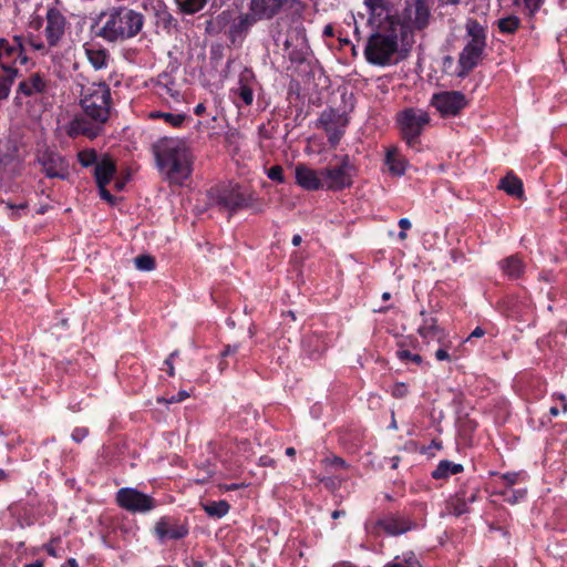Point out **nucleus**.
Instances as JSON below:
<instances>
[{
    "label": "nucleus",
    "instance_id": "f257e3e1",
    "mask_svg": "<svg viewBox=\"0 0 567 567\" xmlns=\"http://www.w3.org/2000/svg\"><path fill=\"white\" fill-rule=\"evenodd\" d=\"M82 114L76 115L66 126L68 136L95 138L104 131L112 111L111 89L105 82L82 84L80 90Z\"/></svg>",
    "mask_w": 567,
    "mask_h": 567
},
{
    "label": "nucleus",
    "instance_id": "f03ea898",
    "mask_svg": "<svg viewBox=\"0 0 567 567\" xmlns=\"http://www.w3.org/2000/svg\"><path fill=\"white\" fill-rule=\"evenodd\" d=\"M156 167L171 184L182 185L193 172L194 156L184 138L164 136L152 145Z\"/></svg>",
    "mask_w": 567,
    "mask_h": 567
},
{
    "label": "nucleus",
    "instance_id": "7ed1b4c3",
    "mask_svg": "<svg viewBox=\"0 0 567 567\" xmlns=\"http://www.w3.org/2000/svg\"><path fill=\"white\" fill-rule=\"evenodd\" d=\"M143 16L124 6L112 7L101 12L91 27L92 32L107 42L123 41L135 37L143 27Z\"/></svg>",
    "mask_w": 567,
    "mask_h": 567
},
{
    "label": "nucleus",
    "instance_id": "20e7f679",
    "mask_svg": "<svg viewBox=\"0 0 567 567\" xmlns=\"http://www.w3.org/2000/svg\"><path fill=\"white\" fill-rule=\"evenodd\" d=\"M208 194L215 205L230 214L245 208H250L255 213L264 212V205L259 197L239 184L217 186L212 188Z\"/></svg>",
    "mask_w": 567,
    "mask_h": 567
},
{
    "label": "nucleus",
    "instance_id": "39448f33",
    "mask_svg": "<svg viewBox=\"0 0 567 567\" xmlns=\"http://www.w3.org/2000/svg\"><path fill=\"white\" fill-rule=\"evenodd\" d=\"M431 10L425 0H406L401 17H398L396 31L404 44L413 41V34L430 24Z\"/></svg>",
    "mask_w": 567,
    "mask_h": 567
},
{
    "label": "nucleus",
    "instance_id": "423d86ee",
    "mask_svg": "<svg viewBox=\"0 0 567 567\" xmlns=\"http://www.w3.org/2000/svg\"><path fill=\"white\" fill-rule=\"evenodd\" d=\"M400 34L398 31H377L371 34L364 48V55L369 63L386 65L399 48Z\"/></svg>",
    "mask_w": 567,
    "mask_h": 567
},
{
    "label": "nucleus",
    "instance_id": "0eeeda50",
    "mask_svg": "<svg viewBox=\"0 0 567 567\" xmlns=\"http://www.w3.org/2000/svg\"><path fill=\"white\" fill-rule=\"evenodd\" d=\"M275 43L278 47L282 45L292 63L305 62L310 51L306 29L301 23L291 25L286 34H277Z\"/></svg>",
    "mask_w": 567,
    "mask_h": 567
},
{
    "label": "nucleus",
    "instance_id": "6e6552de",
    "mask_svg": "<svg viewBox=\"0 0 567 567\" xmlns=\"http://www.w3.org/2000/svg\"><path fill=\"white\" fill-rule=\"evenodd\" d=\"M429 122L430 116L427 112L421 109H405L398 115L402 137L410 147H414L417 144L419 136Z\"/></svg>",
    "mask_w": 567,
    "mask_h": 567
},
{
    "label": "nucleus",
    "instance_id": "1a4fd4ad",
    "mask_svg": "<svg viewBox=\"0 0 567 567\" xmlns=\"http://www.w3.org/2000/svg\"><path fill=\"white\" fill-rule=\"evenodd\" d=\"M369 11V23L377 31H396L398 17L392 13V4L388 0H365Z\"/></svg>",
    "mask_w": 567,
    "mask_h": 567
},
{
    "label": "nucleus",
    "instance_id": "9d476101",
    "mask_svg": "<svg viewBox=\"0 0 567 567\" xmlns=\"http://www.w3.org/2000/svg\"><path fill=\"white\" fill-rule=\"evenodd\" d=\"M120 507L131 513H148L155 509L158 503L151 496L132 487H122L116 493Z\"/></svg>",
    "mask_w": 567,
    "mask_h": 567
},
{
    "label": "nucleus",
    "instance_id": "9b49d317",
    "mask_svg": "<svg viewBox=\"0 0 567 567\" xmlns=\"http://www.w3.org/2000/svg\"><path fill=\"white\" fill-rule=\"evenodd\" d=\"M189 533L187 519H181L175 516H162L154 525L153 534L159 543L168 540H179Z\"/></svg>",
    "mask_w": 567,
    "mask_h": 567
},
{
    "label": "nucleus",
    "instance_id": "f8f14e48",
    "mask_svg": "<svg viewBox=\"0 0 567 567\" xmlns=\"http://www.w3.org/2000/svg\"><path fill=\"white\" fill-rule=\"evenodd\" d=\"M353 166L349 156H343L340 164L321 169L324 187L330 190H340L352 184Z\"/></svg>",
    "mask_w": 567,
    "mask_h": 567
},
{
    "label": "nucleus",
    "instance_id": "ddd939ff",
    "mask_svg": "<svg viewBox=\"0 0 567 567\" xmlns=\"http://www.w3.org/2000/svg\"><path fill=\"white\" fill-rule=\"evenodd\" d=\"M466 104L465 95L458 91L441 92L432 97V105L444 116L458 114Z\"/></svg>",
    "mask_w": 567,
    "mask_h": 567
},
{
    "label": "nucleus",
    "instance_id": "4468645a",
    "mask_svg": "<svg viewBox=\"0 0 567 567\" xmlns=\"http://www.w3.org/2000/svg\"><path fill=\"white\" fill-rule=\"evenodd\" d=\"M17 61L20 64L27 63L28 59L23 53L22 41L20 37H14L12 42L0 39V68L3 72L16 70L12 64Z\"/></svg>",
    "mask_w": 567,
    "mask_h": 567
},
{
    "label": "nucleus",
    "instance_id": "2eb2a0df",
    "mask_svg": "<svg viewBox=\"0 0 567 567\" xmlns=\"http://www.w3.org/2000/svg\"><path fill=\"white\" fill-rule=\"evenodd\" d=\"M39 163L49 178L66 179L69 176V163L59 153L44 151L39 156Z\"/></svg>",
    "mask_w": 567,
    "mask_h": 567
},
{
    "label": "nucleus",
    "instance_id": "dca6fc26",
    "mask_svg": "<svg viewBox=\"0 0 567 567\" xmlns=\"http://www.w3.org/2000/svg\"><path fill=\"white\" fill-rule=\"evenodd\" d=\"M319 123L328 134L329 143L332 146H336L344 133V127L348 121L338 112L328 110L321 113Z\"/></svg>",
    "mask_w": 567,
    "mask_h": 567
},
{
    "label": "nucleus",
    "instance_id": "f3484780",
    "mask_svg": "<svg viewBox=\"0 0 567 567\" xmlns=\"http://www.w3.org/2000/svg\"><path fill=\"white\" fill-rule=\"evenodd\" d=\"M65 17L55 8L47 12L45 40L50 47H56L65 33Z\"/></svg>",
    "mask_w": 567,
    "mask_h": 567
},
{
    "label": "nucleus",
    "instance_id": "a211bd4d",
    "mask_svg": "<svg viewBox=\"0 0 567 567\" xmlns=\"http://www.w3.org/2000/svg\"><path fill=\"white\" fill-rule=\"evenodd\" d=\"M48 82L45 76L35 72L19 82L17 87L16 101L21 96L32 97L45 93Z\"/></svg>",
    "mask_w": 567,
    "mask_h": 567
},
{
    "label": "nucleus",
    "instance_id": "6ab92c4d",
    "mask_svg": "<svg viewBox=\"0 0 567 567\" xmlns=\"http://www.w3.org/2000/svg\"><path fill=\"white\" fill-rule=\"evenodd\" d=\"M287 0H250L248 10L254 12V16L259 21L271 20L277 17Z\"/></svg>",
    "mask_w": 567,
    "mask_h": 567
},
{
    "label": "nucleus",
    "instance_id": "aec40b11",
    "mask_svg": "<svg viewBox=\"0 0 567 567\" xmlns=\"http://www.w3.org/2000/svg\"><path fill=\"white\" fill-rule=\"evenodd\" d=\"M296 183L307 190H318L324 187L321 171L317 172L305 164H298L295 168Z\"/></svg>",
    "mask_w": 567,
    "mask_h": 567
},
{
    "label": "nucleus",
    "instance_id": "412c9836",
    "mask_svg": "<svg viewBox=\"0 0 567 567\" xmlns=\"http://www.w3.org/2000/svg\"><path fill=\"white\" fill-rule=\"evenodd\" d=\"M478 489L474 488L470 495L465 491H460L451 496L446 502L449 514L456 517L468 512V504L474 503L477 498Z\"/></svg>",
    "mask_w": 567,
    "mask_h": 567
},
{
    "label": "nucleus",
    "instance_id": "4be33fe9",
    "mask_svg": "<svg viewBox=\"0 0 567 567\" xmlns=\"http://www.w3.org/2000/svg\"><path fill=\"white\" fill-rule=\"evenodd\" d=\"M421 316L423 317V321L417 328L419 334L426 342L434 340L442 343L445 338V333L444 330L437 326L436 319L427 317L424 311L421 312Z\"/></svg>",
    "mask_w": 567,
    "mask_h": 567
},
{
    "label": "nucleus",
    "instance_id": "5701e85b",
    "mask_svg": "<svg viewBox=\"0 0 567 567\" xmlns=\"http://www.w3.org/2000/svg\"><path fill=\"white\" fill-rule=\"evenodd\" d=\"M484 52L473 48H463L458 56V72L457 75L463 78L467 75L474 68L477 66L483 58Z\"/></svg>",
    "mask_w": 567,
    "mask_h": 567
},
{
    "label": "nucleus",
    "instance_id": "b1692460",
    "mask_svg": "<svg viewBox=\"0 0 567 567\" xmlns=\"http://www.w3.org/2000/svg\"><path fill=\"white\" fill-rule=\"evenodd\" d=\"M84 52L89 63L94 70H104L109 66L111 55L106 49L95 44H85Z\"/></svg>",
    "mask_w": 567,
    "mask_h": 567
},
{
    "label": "nucleus",
    "instance_id": "393cba45",
    "mask_svg": "<svg viewBox=\"0 0 567 567\" xmlns=\"http://www.w3.org/2000/svg\"><path fill=\"white\" fill-rule=\"evenodd\" d=\"M379 525L390 535H400L412 528V524L403 517L391 516L379 522Z\"/></svg>",
    "mask_w": 567,
    "mask_h": 567
},
{
    "label": "nucleus",
    "instance_id": "a878e982",
    "mask_svg": "<svg viewBox=\"0 0 567 567\" xmlns=\"http://www.w3.org/2000/svg\"><path fill=\"white\" fill-rule=\"evenodd\" d=\"M385 164L389 167V171L393 175L401 176L405 173L406 168V161L405 158L399 153L396 147H390L386 151L385 155Z\"/></svg>",
    "mask_w": 567,
    "mask_h": 567
},
{
    "label": "nucleus",
    "instance_id": "bb28decb",
    "mask_svg": "<svg viewBox=\"0 0 567 567\" xmlns=\"http://www.w3.org/2000/svg\"><path fill=\"white\" fill-rule=\"evenodd\" d=\"M115 164L110 158H104L95 166L94 176L97 185H107L115 174Z\"/></svg>",
    "mask_w": 567,
    "mask_h": 567
},
{
    "label": "nucleus",
    "instance_id": "cd10ccee",
    "mask_svg": "<svg viewBox=\"0 0 567 567\" xmlns=\"http://www.w3.org/2000/svg\"><path fill=\"white\" fill-rule=\"evenodd\" d=\"M157 94L163 97H171L178 102L181 100V92L176 84L167 74L159 75L156 84Z\"/></svg>",
    "mask_w": 567,
    "mask_h": 567
},
{
    "label": "nucleus",
    "instance_id": "c85d7f7f",
    "mask_svg": "<svg viewBox=\"0 0 567 567\" xmlns=\"http://www.w3.org/2000/svg\"><path fill=\"white\" fill-rule=\"evenodd\" d=\"M498 187L511 196H514L517 198L523 197V194H524L523 183L513 173H508L504 178H502Z\"/></svg>",
    "mask_w": 567,
    "mask_h": 567
},
{
    "label": "nucleus",
    "instance_id": "c756f323",
    "mask_svg": "<svg viewBox=\"0 0 567 567\" xmlns=\"http://www.w3.org/2000/svg\"><path fill=\"white\" fill-rule=\"evenodd\" d=\"M463 471V465L451 462L449 460L440 461L436 468L432 472V477L435 480L447 478L451 475L458 474Z\"/></svg>",
    "mask_w": 567,
    "mask_h": 567
},
{
    "label": "nucleus",
    "instance_id": "7c9ffc66",
    "mask_svg": "<svg viewBox=\"0 0 567 567\" xmlns=\"http://www.w3.org/2000/svg\"><path fill=\"white\" fill-rule=\"evenodd\" d=\"M501 268L509 278H518L524 271V264L517 256H509L501 261Z\"/></svg>",
    "mask_w": 567,
    "mask_h": 567
},
{
    "label": "nucleus",
    "instance_id": "2f4dec72",
    "mask_svg": "<svg viewBox=\"0 0 567 567\" xmlns=\"http://www.w3.org/2000/svg\"><path fill=\"white\" fill-rule=\"evenodd\" d=\"M259 19L254 16L252 11H248V13L240 14L238 19L233 23L231 31L234 33H245L247 32Z\"/></svg>",
    "mask_w": 567,
    "mask_h": 567
},
{
    "label": "nucleus",
    "instance_id": "473e14b6",
    "mask_svg": "<svg viewBox=\"0 0 567 567\" xmlns=\"http://www.w3.org/2000/svg\"><path fill=\"white\" fill-rule=\"evenodd\" d=\"M205 513L215 518H221L229 512V504L226 501L208 502L202 505Z\"/></svg>",
    "mask_w": 567,
    "mask_h": 567
},
{
    "label": "nucleus",
    "instance_id": "72a5a7b5",
    "mask_svg": "<svg viewBox=\"0 0 567 567\" xmlns=\"http://www.w3.org/2000/svg\"><path fill=\"white\" fill-rule=\"evenodd\" d=\"M18 150L11 143L0 144V167L10 166L17 158Z\"/></svg>",
    "mask_w": 567,
    "mask_h": 567
},
{
    "label": "nucleus",
    "instance_id": "f704fd0d",
    "mask_svg": "<svg viewBox=\"0 0 567 567\" xmlns=\"http://www.w3.org/2000/svg\"><path fill=\"white\" fill-rule=\"evenodd\" d=\"M466 35L470 39L486 41L485 28L475 19H468L465 24Z\"/></svg>",
    "mask_w": 567,
    "mask_h": 567
},
{
    "label": "nucleus",
    "instance_id": "c9c22d12",
    "mask_svg": "<svg viewBox=\"0 0 567 567\" xmlns=\"http://www.w3.org/2000/svg\"><path fill=\"white\" fill-rule=\"evenodd\" d=\"M303 348L311 359H317L326 350V344L318 337H310L303 341Z\"/></svg>",
    "mask_w": 567,
    "mask_h": 567
},
{
    "label": "nucleus",
    "instance_id": "e433bc0d",
    "mask_svg": "<svg viewBox=\"0 0 567 567\" xmlns=\"http://www.w3.org/2000/svg\"><path fill=\"white\" fill-rule=\"evenodd\" d=\"M520 25V19L517 16L511 14L497 21V27L502 33L514 34Z\"/></svg>",
    "mask_w": 567,
    "mask_h": 567
},
{
    "label": "nucleus",
    "instance_id": "4c0bfd02",
    "mask_svg": "<svg viewBox=\"0 0 567 567\" xmlns=\"http://www.w3.org/2000/svg\"><path fill=\"white\" fill-rule=\"evenodd\" d=\"M18 74V70H8L0 75V100L9 96L10 87Z\"/></svg>",
    "mask_w": 567,
    "mask_h": 567
},
{
    "label": "nucleus",
    "instance_id": "58836bf2",
    "mask_svg": "<svg viewBox=\"0 0 567 567\" xmlns=\"http://www.w3.org/2000/svg\"><path fill=\"white\" fill-rule=\"evenodd\" d=\"M151 118H163L167 124H169L173 127H178L183 124L185 120V115L183 114H174L168 112H151L150 113Z\"/></svg>",
    "mask_w": 567,
    "mask_h": 567
},
{
    "label": "nucleus",
    "instance_id": "ea45409f",
    "mask_svg": "<svg viewBox=\"0 0 567 567\" xmlns=\"http://www.w3.org/2000/svg\"><path fill=\"white\" fill-rule=\"evenodd\" d=\"M181 10L187 14H193L202 10L206 0H176Z\"/></svg>",
    "mask_w": 567,
    "mask_h": 567
},
{
    "label": "nucleus",
    "instance_id": "a19ab883",
    "mask_svg": "<svg viewBox=\"0 0 567 567\" xmlns=\"http://www.w3.org/2000/svg\"><path fill=\"white\" fill-rule=\"evenodd\" d=\"M234 93L239 96V99L243 101L244 105L249 106L254 102V92L252 86H246V85H238Z\"/></svg>",
    "mask_w": 567,
    "mask_h": 567
},
{
    "label": "nucleus",
    "instance_id": "79ce46f5",
    "mask_svg": "<svg viewBox=\"0 0 567 567\" xmlns=\"http://www.w3.org/2000/svg\"><path fill=\"white\" fill-rule=\"evenodd\" d=\"M134 264L138 270L150 271L155 267V260L148 255H140L134 259Z\"/></svg>",
    "mask_w": 567,
    "mask_h": 567
},
{
    "label": "nucleus",
    "instance_id": "37998d69",
    "mask_svg": "<svg viewBox=\"0 0 567 567\" xmlns=\"http://www.w3.org/2000/svg\"><path fill=\"white\" fill-rule=\"evenodd\" d=\"M78 159L82 166L89 167L96 163L97 154L94 150H84L79 152Z\"/></svg>",
    "mask_w": 567,
    "mask_h": 567
},
{
    "label": "nucleus",
    "instance_id": "c03bdc74",
    "mask_svg": "<svg viewBox=\"0 0 567 567\" xmlns=\"http://www.w3.org/2000/svg\"><path fill=\"white\" fill-rule=\"evenodd\" d=\"M256 82L255 74L251 69L245 68L238 79V85L254 86Z\"/></svg>",
    "mask_w": 567,
    "mask_h": 567
},
{
    "label": "nucleus",
    "instance_id": "a18cd8bd",
    "mask_svg": "<svg viewBox=\"0 0 567 567\" xmlns=\"http://www.w3.org/2000/svg\"><path fill=\"white\" fill-rule=\"evenodd\" d=\"M326 465L331 466L334 470H349L350 465L339 456L326 457L322 461Z\"/></svg>",
    "mask_w": 567,
    "mask_h": 567
},
{
    "label": "nucleus",
    "instance_id": "49530a36",
    "mask_svg": "<svg viewBox=\"0 0 567 567\" xmlns=\"http://www.w3.org/2000/svg\"><path fill=\"white\" fill-rule=\"evenodd\" d=\"M503 495H504L506 502H508L511 504H516L517 502H519L520 499H523L525 497L526 491L525 489H517V491L507 489V491L503 492Z\"/></svg>",
    "mask_w": 567,
    "mask_h": 567
},
{
    "label": "nucleus",
    "instance_id": "de8ad7c7",
    "mask_svg": "<svg viewBox=\"0 0 567 567\" xmlns=\"http://www.w3.org/2000/svg\"><path fill=\"white\" fill-rule=\"evenodd\" d=\"M267 176L271 181H275V182H278V183H284L285 182L284 169H282V167L280 165L271 166L267 171Z\"/></svg>",
    "mask_w": 567,
    "mask_h": 567
},
{
    "label": "nucleus",
    "instance_id": "09e8293b",
    "mask_svg": "<svg viewBox=\"0 0 567 567\" xmlns=\"http://www.w3.org/2000/svg\"><path fill=\"white\" fill-rule=\"evenodd\" d=\"M320 482L323 483V485L328 489L336 491L341 486L342 478L339 476H326V477L320 478Z\"/></svg>",
    "mask_w": 567,
    "mask_h": 567
},
{
    "label": "nucleus",
    "instance_id": "8fccbe9b",
    "mask_svg": "<svg viewBox=\"0 0 567 567\" xmlns=\"http://www.w3.org/2000/svg\"><path fill=\"white\" fill-rule=\"evenodd\" d=\"M528 16H534L543 6L544 0H523Z\"/></svg>",
    "mask_w": 567,
    "mask_h": 567
},
{
    "label": "nucleus",
    "instance_id": "3c124183",
    "mask_svg": "<svg viewBox=\"0 0 567 567\" xmlns=\"http://www.w3.org/2000/svg\"><path fill=\"white\" fill-rule=\"evenodd\" d=\"M189 396V393L185 390H182L179 391L177 394L175 395H172L169 399H165V398H158L157 399V402H164V403H178V402H182L184 401L185 399H187Z\"/></svg>",
    "mask_w": 567,
    "mask_h": 567
},
{
    "label": "nucleus",
    "instance_id": "603ef678",
    "mask_svg": "<svg viewBox=\"0 0 567 567\" xmlns=\"http://www.w3.org/2000/svg\"><path fill=\"white\" fill-rule=\"evenodd\" d=\"M398 357L401 360H411L412 362L420 364L422 362V357L417 353H412L409 350H400L398 351Z\"/></svg>",
    "mask_w": 567,
    "mask_h": 567
},
{
    "label": "nucleus",
    "instance_id": "864d4df0",
    "mask_svg": "<svg viewBox=\"0 0 567 567\" xmlns=\"http://www.w3.org/2000/svg\"><path fill=\"white\" fill-rule=\"evenodd\" d=\"M402 560L405 567H422L413 551L403 553Z\"/></svg>",
    "mask_w": 567,
    "mask_h": 567
},
{
    "label": "nucleus",
    "instance_id": "5fc2aeb1",
    "mask_svg": "<svg viewBox=\"0 0 567 567\" xmlns=\"http://www.w3.org/2000/svg\"><path fill=\"white\" fill-rule=\"evenodd\" d=\"M87 435V429L85 427H76L73 430L72 432V439L73 441L75 442H81L82 440H84Z\"/></svg>",
    "mask_w": 567,
    "mask_h": 567
},
{
    "label": "nucleus",
    "instance_id": "6e6d98bb",
    "mask_svg": "<svg viewBox=\"0 0 567 567\" xmlns=\"http://www.w3.org/2000/svg\"><path fill=\"white\" fill-rule=\"evenodd\" d=\"M464 48H473L484 52L486 48V41L477 40V42H475V39H470Z\"/></svg>",
    "mask_w": 567,
    "mask_h": 567
},
{
    "label": "nucleus",
    "instance_id": "4d7b16f0",
    "mask_svg": "<svg viewBox=\"0 0 567 567\" xmlns=\"http://www.w3.org/2000/svg\"><path fill=\"white\" fill-rule=\"evenodd\" d=\"M177 354H178V351H174L164 361V364L167 367V373L171 377H173L175 374V369H174V365H173V358H175Z\"/></svg>",
    "mask_w": 567,
    "mask_h": 567
},
{
    "label": "nucleus",
    "instance_id": "13d9d810",
    "mask_svg": "<svg viewBox=\"0 0 567 567\" xmlns=\"http://www.w3.org/2000/svg\"><path fill=\"white\" fill-rule=\"evenodd\" d=\"M100 189V196L106 202L113 204L114 196L106 189V185H97Z\"/></svg>",
    "mask_w": 567,
    "mask_h": 567
},
{
    "label": "nucleus",
    "instance_id": "bf43d9fd",
    "mask_svg": "<svg viewBox=\"0 0 567 567\" xmlns=\"http://www.w3.org/2000/svg\"><path fill=\"white\" fill-rule=\"evenodd\" d=\"M517 473H506L502 476V480H504L508 486H513L517 482Z\"/></svg>",
    "mask_w": 567,
    "mask_h": 567
},
{
    "label": "nucleus",
    "instance_id": "052dcab7",
    "mask_svg": "<svg viewBox=\"0 0 567 567\" xmlns=\"http://www.w3.org/2000/svg\"><path fill=\"white\" fill-rule=\"evenodd\" d=\"M239 349V346L238 344H228L225 347V349L223 350L221 352V355L223 357H229V355H233L235 353H237Z\"/></svg>",
    "mask_w": 567,
    "mask_h": 567
},
{
    "label": "nucleus",
    "instance_id": "680f3d73",
    "mask_svg": "<svg viewBox=\"0 0 567 567\" xmlns=\"http://www.w3.org/2000/svg\"><path fill=\"white\" fill-rule=\"evenodd\" d=\"M392 393L396 398H402L406 394V386L403 383L396 384Z\"/></svg>",
    "mask_w": 567,
    "mask_h": 567
},
{
    "label": "nucleus",
    "instance_id": "e2e57ef3",
    "mask_svg": "<svg viewBox=\"0 0 567 567\" xmlns=\"http://www.w3.org/2000/svg\"><path fill=\"white\" fill-rule=\"evenodd\" d=\"M435 358L439 361H444V360H450L451 357H450L449 352L444 348H440L435 352Z\"/></svg>",
    "mask_w": 567,
    "mask_h": 567
},
{
    "label": "nucleus",
    "instance_id": "0e129e2a",
    "mask_svg": "<svg viewBox=\"0 0 567 567\" xmlns=\"http://www.w3.org/2000/svg\"><path fill=\"white\" fill-rule=\"evenodd\" d=\"M275 460L270 456L264 455L259 458L260 466H275Z\"/></svg>",
    "mask_w": 567,
    "mask_h": 567
},
{
    "label": "nucleus",
    "instance_id": "69168bd1",
    "mask_svg": "<svg viewBox=\"0 0 567 567\" xmlns=\"http://www.w3.org/2000/svg\"><path fill=\"white\" fill-rule=\"evenodd\" d=\"M485 334V331L484 329H482L481 327H476L472 333L468 336V338L466 339V341H471L473 338H481Z\"/></svg>",
    "mask_w": 567,
    "mask_h": 567
},
{
    "label": "nucleus",
    "instance_id": "338daca9",
    "mask_svg": "<svg viewBox=\"0 0 567 567\" xmlns=\"http://www.w3.org/2000/svg\"><path fill=\"white\" fill-rule=\"evenodd\" d=\"M384 567H405L402 556H396L393 561L388 563Z\"/></svg>",
    "mask_w": 567,
    "mask_h": 567
},
{
    "label": "nucleus",
    "instance_id": "774afa93",
    "mask_svg": "<svg viewBox=\"0 0 567 567\" xmlns=\"http://www.w3.org/2000/svg\"><path fill=\"white\" fill-rule=\"evenodd\" d=\"M399 226L402 230H406L411 228V221L408 218H401L399 220Z\"/></svg>",
    "mask_w": 567,
    "mask_h": 567
}]
</instances>
